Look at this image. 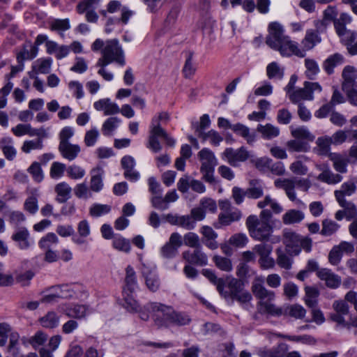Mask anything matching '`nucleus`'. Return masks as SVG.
<instances>
[{"label":"nucleus","mask_w":357,"mask_h":357,"mask_svg":"<svg viewBox=\"0 0 357 357\" xmlns=\"http://www.w3.org/2000/svg\"><path fill=\"white\" fill-rule=\"evenodd\" d=\"M182 236L177 232L170 235L169 241L160 248V255L163 258L172 259L176 256L178 249L182 245Z\"/></svg>","instance_id":"nucleus-8"},{"label":"nucleus","mask_w":357,"mask_h":357,"mask_svg":"<svg viewBox=\"0 0 357 357\" xmlns=\"http://www.w3.org/2000/svg\"><path fill=\"white\" fill-rule=\"evenodd\" d=\"M204 142L209 140L211 144L214 146H218L223 141V137L218 132L211 130L206 132L200 133V137Z\"/></svg>","instance_id":"nucleus-54"},{"label":"nucleus","mask_w":357,"mask_h":357,"mask_svg":"<svg viewBox=\"0 0 357 357\" xmlns=\"http://www.w3.org/2000/svg\"><path fill=\"white\" fill-rule=\"evenodd\" d=\"M249 188L246 190L247 196L252 199H259L264 195V185L261 181L252 179L250 181Z\"/></svg>","instance_id":"nucleus-31"},{"label":"nucleus","mask_w":357,"mask_h":357,"mask_svg":"<svg viewBox=\"0 0 357 357\" xmlns=\"http://www.w3.org/2000/svg\"><path fill=\"white\" fill-rule=\"evenodd\" d=\"M356 186L352 181H347L342 184L340 189L334 192L336 200H344L345 196H351L356 191Z\"/></svg>","instance_id":"nucleus-36"},{"label":"nucleus","mask_w":357,"mask_h":357,"mask_svg":"<svg viewBox=\"0 0 357 357\" xmlns=\"http://www.w3.org/2000/svg\"><path fill=\"white\" fill-rule=\"evenodd\" d=\"M0 149L8 160H13L17 155V150L13 146V139L9 137H5L0 139Z\"/></svg>","instance_id":"nucleus-26"},{"label":"nucleus","mask_w":357,"mask_h":357,"mask_svg":"<svg viewBox=\"0 0 357 357\" xmlns=\"http://www.w3.org/2000/svg\"><path fill=\"white\" fill-rule=\"evenodd\" d=\"M60 317L54 311H50L39 319L40 325L46 328H54L59 324Z\"/></svg>","instance_id":"nucleus-32"},{"label":"nucleus","mask_w":357,"mask_h":357,"mask_svg":"<svg viewBox=\"0 0 357 357\" xmlns=\"http://www.w3.org/2000/svg\"><path fill=\"white\" fill-rule=\"evenodd\" d=\"M350 130H339L336 131L331 137V140L333 144H341L346 141L352 142L356 141L355 139H351Z\"/></svg>","instance_id":"nucleus-45"},{"label":"nucleus","mask_w":357,"mask_h":357,"mask_svg":"<svg viewBox=\"0 0 357 357\" xmlns=\"http://www.w3.org/2000/svg\"><path fill=\"white\" fill-rule=\"evenodd\" d=\"M274 50L278 51L282 56L296 55L303 58L305 56L304 51L298 48V43L291 40L289 36L286 37Z\"/></svg>","instance_id":"nucleus-11"},{"label":"nucleus","mask_w":357,"mask_h":357,"mask_svg":"<svg viewBox=\"0 0 357 357\" xmlns=\"http://www.w3.org/2000/svg\"><path fill=\"white\" fill-rule=\"evenodd\" d=\"M112 246L115 250L125 253H129L131 250L130 241L121 235L114 236Z\"/></svg>","instance_id":"nucleus-39"},{"label":"nucleus","mask_w":357,"mask_h":357,"mask_svg":"<svg viewBox=\"0 0 357 357\" xmlns=\"http://www.w3.org/2000/svg\"><path fill=\"white\" fill-rule=\"evenodd\" d=\"M266 73L269 79H282L284 76V69L280 68L278 63L271 62L266 67Z\"/></svg>","instance_id":"nucleus-53"},{"label":"nucleus","mask_w":357,"mask_h":357,"mask_svg":"<svg viewBox=\"0 0 357 357\" xmlns=\"http://www.w3.org/2000/svg\"><path fill=\"white\" fill-rule=\"evenodd\" d=\"M337 11L335 7L328 6L324 11V17L321 20L315 22V26L318 31L323 32L326 29L327 26L335 20H337Z\"/></svg>","instance_id":"nucleus-19"},{"label":"nucleus","mask_w":357,"mask_h":357,"mask_svg":"<svg viewBox=\"0 0 357 357\" xmlns=\"http://www.w3.org/2000/svg\"><path fill=\"white\" fill-rule=\"evenodd\" d=\"M183 258L191 264L205 266L208 262V257L202 251L201 246L195 248L193 252L187 250L182 253Z\"/></svg>","instance_id":"nucleus-17"},{"label":"nucleus","mask_w":357,"mask_h":357,"mask_svg":"<svg viewBox=\"0 0 357 357\" xmlns=\"http://www.w3.org/2000/svg\"><path fill=\"white\" fill-rule=\"evenodd\" d=\"M213 261L215 262V266L221 271L229 272L232 270L231 261L228 258L215 255L213 257Z\"/></svg>","instance_id":"nucleus-59"},{"label":"nucleus","mask_w":357,"mask_h":357,"mask_svg":"<svg viewBox=\"0 0 357 357\" xmlns=\"http://www.w3.org/2000/svg\"><path fill=\"white\" fill-rule=\"evenodd\" d=\"M318 31L309 29L306 31L304 38L301 41V50L306 51L312 50L317 43L321 42V37L318 34Z\"/></svg>","instance_id":"nucleus-25"},{"label":"nucleus","mask_w":357,"mask_h":357,"mask_svg":"<svg viewBox=\"0 0 357 357\" xmlns=\"http://www.w3.org/2000/svg\"><path fill=\"white\" fill-rule=\"evenodd\" d=\"M334 169L340 174L347 172L348 160L339 154H334L331 157Z\"/></svg>","instance_id":"nucleus-42"},{"label":"nucleus","mask_w":357,"mask_h":357,"mask_svg":"<svg viewBox=\"0 0 357 357\" xmlns=\"http://www.w3.org/2000/svg\"><path fill=\"white\" fill-rule=\"evenodd\" d=\"M232 130L237 135L243 137L248 144H252L255 141V134L250 132V128L246 126L238 123L232 126Z\"/></svg>","instance_id":"nucleus-38"},{"label":"nucleus","mask_w":357,"mask_h":357,"mask_svg":"<svg viewBox=\"0 0 357 357\" xmlns=\"http://www.w3.org/2000/svg\"><path fill=\"white\" fill-rule=\"evenodd\" d=\"M93 107L98 112H103L105 116L114 115L120 112V108L118 105L108 98L96 101L93 103Z\"/></svg>","instance_id":"nucleus-16"},{"label":"nucleus","mask_w":357,"mask_h":357,"mask_svg":"<svg viewBox=\"0 0 357 357\" xmlns=\"http://www.w3.org/2000/svg\"><path fill=\"white\" fill-rule=\"evenodd\" d=\"M61 310L67 317L80 319L86 316L88 307L85 305L72 304L64 305Z\"/></svg>","instance_id":"nucleus-20"},{"label":"nucleus","mask_w":357,"mask_h":357,"mask_svg":"<svg viewBox=\"0 0 357 357\" xmlns=\"http://www.w3.org/2000/svg\"><path fill=\"white\" fill-rule=\"evenodd\" d=\"M52 63V60L51 58L38 59L33 66V70L37 74H47L50 71Z\"/></svg>","instance_id":"nucleus-46"},{"label":"nucleus","mask_w":357,"mask_h":357,"mask_svg":"<svg viewBox=\"0 0 357 357\" xmlns=\"http://www.w3.org/2000/svg\"><path fill=\"white\" fill-rule=\"evenodd\" d=\"M142 274L145 280V284L149 291L155 292L160 289V280L158 274L155 271L143 264Z\"/></svg>","instance_id":"nucleus-15"},{"label":"nucleus","mask_w":357,"mask_h":357,"mask_svg":"<svg viewBox=\"0 0 357 357\" xmlns=\"http://www.w3.org/2000/svg\"><path fill=\"white\" fill-rule=\"evenodd\" d=\"M257 130L261 134L264 139L270 140L280 135V129L271 123L266 125H258Z\"/></svg>","instance_id":"nucleus-34"},{"label":"nucleus","mask_w":357,"mask_h":357,"mask_svg":"<svg viewBox=\"0 0 357 357\" xmlns=\"http://www.w3.org/2000/svg\"><path fill=\"white\" fill-rule=\"evenodd\" d=\"M111 63H113L112 60H109L108 58L103 55H102V57H100L96 63V66L100 68L98 73L106 81H111L114 77L112 73L107 72L105 70V67Z\"/></svg>","instance_id":"nucleus-40"},{"label":"nucleus","mask_w":357,"mask_h":357,"mask_svg":"<svg viewBox=\"0 0 357 357\" xmlns=\"http://www.w3.org/2000/svg\"><path fill=\"white\" fill-rule=\"evenodd\" d=\"M66 169V165L59 162H54L50 167V175L52 178L58 179L63 176Z\"/></svg>","instance_id":"nucleus-61"},{"label":"nucleus","mask_w":357,"mask_h":357,"mask_svg":"<svg viewBox=\"0 0 357 357\" xmlns=\"http://www.w3.org/2000/svg\"><path fill=\"white\" fill-rule=\"evenodd\" d=\"M291 135L296 139H306L308 141H313L314 136L305 127H299L291 129Z\"/></svg>","instance_id":"nucleus-58"},{"label":"nucleus","mask_w":357,"mask_h":357,"mask_svg":"<svg viewBox=\"0 0 357 357\" xmlns=\"http://www.w3.org/2000/svg\"><path fill=\"white\" fill-rule=\"evenodd\" d=\"M101 53L112 62L121 66L126 64L123 50L116 39L107 40Z\"/></svg>","instance_id":"nucleus-6"},{"label":"nucleus","mask_w":357,"mask_h":357,"mask_svg":"<svg viewBox=\"0 0 357 357\" xmlns=\"http://www.w3.org/2000/svg\"><path fill=\"white\" fill-rule=\"evenodd\" d=\"M249 156L248 151L243 146L236 150L232 148H227L222 153V158L234 167L237 166L239 162L245 161Z\"/></svg>","instance_id":"nucleus-10"},{"label":"nucleus","mask_w":357,"mask_h":357,"mask_svg":"<svg viewBox=\"0 0 357 357\" xmlns=\"http://www.w3.org/2000/svg\"><path fill=\"white\" fill-rule=\"evenodd\" d=\"M258 167H264L270 169V171L275 175L281 176L285 172V167L282 162H273L271 159L264 158L259 160L257 162Z\"/></svg>","instance_id":"nucleus-23"},{"label":"nucleus","mask_w":357,"mask_h":357,"mask_svg":"<svg viewBox=\"0 0 357 357\" xmlns=\"http://www.w3.org/2000/svg\"><path fill=\"white\" fill-rule=\"evenodd\" d=\"M137 287L135 271L131 266H128L126 268L125 285L123 293L132 294L137 289Z\"/></svg>","instance_id":"nucleus-22"},{"label":"nucleus","mask_w":357,"mask_h":357,"mask_svg":"<svg viewBox=\"0 0 357 357\" xmlns=\"http://www.w3.org/2000/svg\"><path fill=\"white\" fill-rule=\"evenodd\" d=\"M144 310H147L149 314H152L155 324L160 327H168L173 313L174 308L171 305L158 302H150L144 305Z\"/></svg>","instance_id":"nucleus-4"},{"label":"nucleus","mask_w":357,"mask_h":357,"mask_svg":"<svg viewBox=\"0 0 357 357\" xmlns=\"http://www.w3.org/2000/svg\"><path fill=\"white\" fill-rule=\"evenodd\" d=\"M99 131L96 128H93L91 130L86 131L84 139L86 146H94L99 137Z\"/></svg>","instance_id":"nucleus-64"},{"label":"nucleus","mask_w":357,"mask_h":357,"mask_svg":"<svg viewBox=\"0 0 357 357\" xmlns=\"http://www.w3.org/2000/svg\"><path fill=\"white\" fill-rule=\"evenodd\" d=\"M105 171L100 167H96L91 171V178L90 181V190L95 192H100L103 188V176Z\"/></svg>","instance_id":"nucleus-21"},{"label":"nucleus","mask_w":357,"mask_h":357,"mask_svg":"<svg viewBox=\"0 0 357 357\" xmlns=\"http://www.w3.org/2000/svg\"><path fill=\"white\" fill-rule=\"evenodd\" d=\"M169 119V114L166 112H162L151 120L146 147L153 153H158L162 150V147L159 138H163L169 146L173 147L175 145V139L169 136L160 126V122L167 123Z\"/></svg>","instance_id":"nucleus-3"},{"label":"nucleus","mask_w":357,"mask_h":357,"mask_svg":"<svg viewBox=\"0 0 357 357\" xmlns=\"http://www.w3.org/2000/svg\"><path fill=\"white\" fill-rule=\"evenodd\" d=\"M316 144L318 147L317 153L319 155H326L329 153L331 149V145L333 143L331 140L330 137L325 136L319 137L316 141Z\"/></svg>","instance_id":"nucleus-50"},{"label":"nucleus","mask_w":357,"mask_h":357,"mask_svg":"<svg viewBox=\"0 0 357 357\" xmlns=\"http://www.w3.org/2000/svg\"><path fill=\"white\" fill-rule=\"evenodd\" d=\"M305 66L306 68L305 75L309 79H314L319 72V65L314 59H305Z\"/></svg>","instance_id":"nucleus-57"},{"label":"nucleus","mask_w":357,"mask_h":357,"mask_svg":"<svg viewBox=\"0 0 357 357\" xmlns=\"http://www.w3.org/2000/svg\"><path fill=\"white\" fill-rule=\"evenodd\" d=\"M317 277L325 281L326 285L331 289L337 288L341 284V278L328 268H321L317 272Z\"/></svg>","instance_id":"nucleus-18"},{"label":"nucleus","mask_w":357,"mask_h":357,"mask_svg":"<svg viewBox=\"0 0 357 357\" xmlns=\"http://www.w3.org/2000/svg\"><path fill=\"white\" fill-rule=\"evenodd\" d=\"M278 265L284 269H290L292 264L291 257L281 248L276 250Z\"/></svg>","instance_id":"nucleus-49"},{"label":"nucleus","mask_w":357,"mask_h":357,"mask_svg":"<svg viewBox=\"0 0 357 357\" xmlns=\"http://www.w3.org/2000/svg\"><path fill=\"white\" fill-rule=\"evenodd\" d=\"M315 167L321 172L317 177L319 181L328 185H335L340 183L343 179L342 176L340 174L333 173L327 163L317 164Z\"/></svg>","instance_id":"nucleus-9"},{"label":"nucleus","mask_w":357,"mask_h":357,"mask_svg":"<svg viewBox=\"0 0 357 357\" xmlns=\"http://www.w3.org/2000/svg\"><path fill=\"white\" fill-rule=\"evenodd\" d=\"M54 190L57 194L56 201L64 203L70 197L71 187L66 182H61L56 185Z\"/></svg>","instance_id":"nucleus-35"},{"label":"nucleus","mask_w":357,"mask_h":357,"mask_svg":"<svg viewBox=\"0 0 357 357\" xmlns=\"http://www.w3.org/2000/svg\"><path fill=\"white\" fill-rule=\"evenodd\" d=\"M305 304L311 307L314 308L317 305V298L319 295V291L314 287H307L305 289Z\"/></svg>","instance_id":"nucleus-55"},{"label":"nucleus","mask_w":357,"mask_h":357,"mask_svg":"<svg viewBox=\"0 0 357 357\" xmlns=\"http://www.w3.org/2000/svg\"><path fill=\"white\" fill-rule=\"evenodd\" d=\"M120 120L116 117L108 118L102 124V131L103 135H108L109 133L116 129Z\"/></svg>","instance_id":"nucleus-63"},{"label":"nucleus","mask_w":357,"mask_h":357,"mask_svg":"<svg viewBox=\"0 0 357 357\" xmlns=\"http://www.w3.org/2000/svg\"><path fill=\"white\" fill-rule=\"evenodd\" d=\"M80 150V147L77 144L68 143L59 145V151L61 155L70 161L75 160L77 157Z\"/></svg>","instance_id":"nucleus-30"},{"label":"nucleus","mask_w":357,"mask_h":357,"mask_svg":"<svg viewBox=\"0 0 357 357\" xmlns=\"http://www.w3.org/2000/svg\"><path fill=\"white\" fill-rule=\"evenodd\" d=\"M245 224L252 238L260 241L269 240L272 232V227L270 223L259 220L258 216L251 215L248 217Z\"/></svg>","instance_id":"nucleus-5"},{"label":"nucleus","mask_w":357,"mask_h":357,"mask_svg":"<svg viewBox=\"0 0 357 357\" xmlns=\"http://www.w3.org/2000/svg\"><path fill=\"white\" fill-rule=\"evenodd\" d=\"M28 172L35 181L39 183L43 180L44 175L39 162H33L28 168Z\"/></svg>","instance_id":"nucleus-60"},{"label":"nucleus","mask_w":357,"mask_h":357,"mask_svg":"<svg viewBox=\"0 0 357 357\" xmlns=\"http://www.w3.org/2000/svg\"><path fill=\"white\" fill-rule=\"evenodd\" d=\"M320 234L324 236H331L339 229L340 225L331 219H324L321 222Z\"/></svg>","instance_id":"nucleus-43"},{"label":"nucleus","mask_w":357,"mask_h":357,"mask_svg":"<svg viewBox=\"0 0 357 357\" xmlns=\"http://www.w3.org/2000/svg\"><path fill=\"white\" fill-rule=\"evenodd\" d=\"M264 282V276L257 275L254 278L251 287L254 296L259 300L257 307L261 314H268L273 317L288 315L295 319H303L305 316L306 310L298 304L287 305L284 310L278 307L273 303L275 292L266 289Z\"/></svg>","instance_id":"nucleus-1"},{"label":"nucleus","mask_w":357,"mask_h":357,"mask_svg":"<svg viewBox=\"0 0 357 357\" xmlns=\"http://www.w3.org/2000/svg\"><path fill=\"white\" fill-rule=\"evenodd\" d=\"M337 202L344 208L343 211L346 213V218L347 220H351L357 215V208L354 203L347 202L346 199Z\"/></svg>","instance_id":"nucleus-56"},{"label":"nucleus","mask_w":357,"mask_h":357,"mask_svg":"<svg viewBox=\"0 0 357 357\" xmlns=\"http://www.w3.org/2000/svg\"><path fill=\"white\" fill-rule=\"evenodd\" d=\"M305 218L303 211L296 209L288 210L282 216V222L284 225H293L301 222Z\"/></svg>","instance_id":"nucleus-33"},{"label":"nucleus","mask_w":357,"mask_h":357,"mask_svg":"<svg viewBox=\"0 0 357 357\" xmlns=\"http://www.w3.org/2000/svg\"><path fill=\"white\" fill-rule=\"evenodd\" d=\"M11 239L17 243L20 250L29 249L33 243L30 238L29 230L25 227H17L12 234Z\"/></svg>","instance_id":"nucleus-14"},{"label":"nucleus","mask_w":357,"mask_h":357,"mask_svg":"<svg viewBox=\"0 0 357 357\" xmlns=\"http://www.w3.org/2000/svg\"><path fill=\"white\" fill-rule=\"evenodd\" d=\"M241 218V211L235 208L232 211L220 213L218 215V221L220 225L227 226L233 222L239 220Z\"/></svg>","instance_id":"nucleus-37"},{"label":"nucleus","mask_w":357,"mask_h":357,"mask_svg":"<svg viewBox=\"0 0 357 357\" xmlns=\"http://www.w3.org/2000/svg\"><path fill=\"white\" fill-rule=\"evenodd\" d=\"M200 232L203 235L202 242L211 250H215L218 248V245L215 241L218 237L217 233L208 226H203Z\"/></svg>","instance_id":"nucleus-24"},{"label":"nucleus","mask_w":357,"mask_h":357,"mask_svg":"<svg viewBox=\"0 0 357 357\" xmlns=\"http://www.w3.org/2000/svg\"><path fill=\"white\" fill-rule=\"evenodd\" d=\"M50 290L54 291L58 298H70L75 295V291L68 284L53 286Z\"/></svg>","instance_id":"nucleus-44"},{"label":"nucleus","mask_w":357,"mask_h":357,"mask_svg":"<svg viewBox=\"0 0 357 357\" xmlns=\"http://www.w3.org/2000/svg\"><path fill=\"white\" fill-rule=\"evenodd\" d=\"M290 100L293 103H298L302 100H312L313 97H312L308 92H307L305 86L303 88H300L297 90H295L290 93L288 95Z\"/></svg>","instance_id":"nucleus-51"},{"label":"nucleus","mask_w":357,"mask_h":357,"mask_svg":"<svg viewBox=\"0 0 357 357\" xmlns=\"http://www.w3.org/2000/svg\"><path fill=\"white\" fill-rule=\"evenodd\" d=\"M268 31L266 43L273 50H275L288 36L284 34L283 26L277 22L269 24Z\"/></svg>","instance_id":"nucleus-7"},{"label":"nucleus","mask_w":357,"mask_h":357,"mask_svg":"<svg viewBox=\"0 0 357 357\" xmlns=\"http://www.w3.org/2000/svg\"><path fill=\"white\" fill-rule=\"evenodd\" d=\"M342 77L343 79L342 89L353 88L355 86L357 73L353 66H345L342 70Z\"/></svg>","instance_id":"nucleus-29"},{"label":"nucleus","mask_w":357,"mask_h":357,"mask_svg":"<svg viewBox=\"0 0 357 357\" xmlns=\"http://www.w3.org/2000/svg\"><path fill=\"white\" fill-rule=\"evenodd\" d=\"M75 196L79 199H86L92 196L90 188L84 183L76 185L74 188Z\"/></svg>","instance_id":"nucleus-62"},{"label":"nucleus","mask_w":357,"mask_h":357,"mask_svg":"<svg viewBox=\"0 0 357 357\" xmlns=\"http://www.w3.org/2000/svg\"><path fill=\"white\" fill-rule=\"evenodd\" d=\"M344 62V58L340 53H335L329 56L323 63V68L328 75H331L334 72V68Z\"/></svg>","instance_id":"nucleus-28"},{"label":"nucleus","mask_w":357,"mask_h":357,"mask_svg":"<svg viewBox=\"0 0 357 357\" xmlns=\"http://www.w3.org/2000/svg\"><path fill=\"white\" fill-rule=\"evenodd\" d=\"M58 243L59 238L54 233L50 232L40 239L38 246L42 250H47L51 249L53 245H56Z\"/></svg>","instance_id":"nucleus-48"},{"label":"nucleus","mask_w":357,"mask_h":357,"mask_svg":"<svg viewBox=\"0 0 357 357\" xmlns=\"http://www.w3.org/2000/svg\"><path fill=\"white\" fill-rule=\"evenodd\" d=\"M338 36L340 38L341 43L347 47L348 44H351L354 43L356 40L357 34L355 31H351L350 29H344L340 27L338 29L337 32H336Z\"/></svg>","instance_id":"nucleus-41"},{"label":"nucleus","mask_w":357,"mask_h":357,"mask_svg":"<svg viewBox=\"0 0 357 357\" xmlns=\"http://www.w3.org/2000/svg\"><path fill=\"white\" fill-rule=\"evenodd\" d=\"M270 206L272 211L275 214L280 213L283 208L275 200L273 199L271 196L266 195L262 201L257 203V206L259 208H264L266 206Z\"/></svg>","instance_id":"nucleus-47"},{"label":"nucleus","mask_w":357,"mask_h":357,"mask_svg":"<svg viewBox=\"0 0 357 357\" xmlns=\"http://www.w3.org/2000/svg\"><path fill=\"white\" fill-rule=\"evenodd\" d=\"M201 161V167L204 168H215L217 165V159L214 153L208 149L204 148L198 153Z\"/></svg>","instance_id":"nucleus-27"},{"label":"nucleus","mask_w":357,"mask_h":357,"mask_svg":"<svg viewBox=\"0 0 357 357\" xmlns=\"http://www.w3.org/2000/svg\"><path fill=\"white\" fill-rule=\"evenodd\" d=\"M172 319H171L169 325H176V326H185L188 324L191 319L190 317L181 312H177L176 310H173V313L172 314Z\"/></svg>","instance_id":"nucleus-52"},{"label":"nucleus","mask_w":357,"mask_h":357,"mask_svg":"<svg viewBox=\"0 0 357 357\" xmlns=\"http://www.w3.org/2000/svg\"><path fill=\"white\" fill-rule=\"evenodd\" d=\"M301 236L295 231L286 229L283 231V243L291 255H298L300 253L299 243Z\"/></svg>","instance_id":"nucleus-12"},{"label":"nucleus","mask_w":357,"mask_h":357,"mask_svg":"<svg viewBox=\"0 0 357 357\" xmlns=\"http://www.w3.org/2000/svg\"><path fill=\"white\" fill-rule=\"evenodd\" d=\"M218 291L227 301L234 302L236 300L246 310L250 307V302L252 300V295L244 289L243 283L241 279L226 277Z\"/></svg>","instance_id":"nucleus-2"},{"label":"nucleus","mask_w":357,"mask_h":357,"mask_svg":"<svg viewBox=\"0 0 357 357\" xmlns=\"http://www.w3.org/2000/svg\"><path fill=\"white\" fill-rule=\"evenodd\" d=\"M124 307L130 312L139 313V318L143 321L149 319V314L147 310H144V306L141 307L138 302L132 296V294H123Z\"/></svg>","instance_id":"nucleus-13"}]
</instances>
